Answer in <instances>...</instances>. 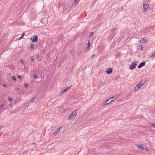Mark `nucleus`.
I'll return each mask as SVG.
<instances>
[{
	"mask_svg": "<svg viewBox=\"0 0 155 155\" xmlns=\"http://www.w3.org/2000/svg\"><path fill=\"white\" fill-rule=\"evenodd\" d=\"M77 111L78 110H77L73 111L69 116L68 120H70L74 118L77 115L78 113Z\"/></svg>",
	"mask_w": 155,
	"mask_h": 155,
	"instance_id": "1",
	"label": "nucleus"
},
{
	"mask_svg": "<svg viewBox=\"0 0 155 155\" xmlns=\"http://www.w3.org/2000/svg\"><path fill=\"white\" fill-rule=\"evenodd\" d=\"M144 84L143 81L140 82L134 88L135 91H137L140 87L142 86Z\"/></svg>",
	"mask_w": 155,
	"mask_h": 155,
	"instance_id": "2",
	"label": "nucleus"
},
{
	"mask_svg": "<svg viewBox=\"0 0 155 155\" xmlns=\"http://www.w3.org/2000/svg\"><path fill=\"white\" fill-rule=\"evenodd\" d=\"M137 65V61H135L134 62H132L131 63V65L129 67V69L131 70H133L134 69L135 67Z\"/></svg>",
	"mask_w": 155,
	"mask_h": 155,
	"instance_id": "3",
	"label": "nucleus"
},
{
	"mask_svg": "<svg viewBox=\"0 0 155 155\" xmlns=\"http://www.w3.org/2000/svg\"><path fill=\"white\" fill-rule=\"evenodd\" d=\"M135 145L137 148L141 151L144 150L145 149L143 146L142 145L139 144H135Z\"/></svg>",
	"mask_w": 155,
	"mask_h": 155,
	"instance_id": "4",
	"label": "nucleus"
},
{
	"mask_svg": "<svg viewBox=\"0 0 155 155\" xmlns=\"http://www.w3.org/2000/svg\"><path fill=\"white\" fill-rule=\"evenodd\" d=\"M149 5L148 4H144L143 5V11L144 12H146L149 8Z\"/></svg>",
	"mask_w": 155,
	"mask_h": 155,
	"instance_id": "5",
	"label": "nucleus"
},
{
	"mask_svg": "<svg viewBox=\"0 0 155 155\" xmlns=\"http://www.w3.org/2000/svg\"><path fill=\"white\" fill-rule=\"evenodd\" d=\"M30 39L33 42H37L38 40V37L36 35H33L30 38Z\"/></svg>",
	"mask_w": 155,
	"mask_h": 155,
	"instance_id": "6",
	"label": "nucleus"
},
{
	"mask_svg": "<svg viewBox=\"0 0 155 155\" xmlns=\"http://www.w3.org/2000/svg\"><path fill=\"white\" fill-rule=\"evenodd\" d=\"M110 99V98H109L105 100L102 103V106H105L110 104L109 101Z\"/></svg>",
	"mask_w": 155,
	"mask_h": 155,
	"instance_id": "7",
	"label": "nucleus"
},
{
	"mask_svg": "<svg viewBox=\"0 0 155 155\" xmlns=\"http://www.w3.org/2000/svg\"><path fill=\"white\" fill-rule=\"evenodd\" d=\"M62 127H60L58 128L52 134V135L54 136H56L60 132V130L62 129Z\"/></svg>",
	"mask_w": 155,
	"mask_h": 155,
	"instance_id": "8",
	"label": "nucleus"
},
{
	"mask_svg": "<svg viewBox=\"0 0 155 155\" xmlns=\"http://www.w3.org/2000/svg\"><path fill=\"white\" fill-rule=\"evenodd\" d=\"M112 69L111 68H107L106 69V70L105 71V72L107 74H111L112 72Z\"/></svg>",
	"mask_w": 155,
	"mask_h": 155,
	"instance_id": "9",
	"label": "nucleus"
},
{
	"mask_svg": "<svg viewBox=\"0 0 155 155\" xmlns=\"http://www.w3.org/2000/svg\"><path fill=\"white\" fill-rule=\"evenodd\" d=\"M87 47L86 48V50H85L86 52L88 51L90 49V42L89 41L88 42V43L87 44Z\"/></svg>",
	"mask_w": 155,
	"mask_h": 155,
	"instance_id": "10",
	"label": "nucleus"
},
{
	"mask_svg": "<svg viewBox=\"0 0 155 155\" xmlns=\"http://www.w3.org/2000/svg\"><path fill=\"white\" fill-rule=\"evenodd\" d=\"M146 62L145 61H143L142 63H140L138 66V68H140L144 66Z\"/></svg>",
	"mask_w": 155,
	"mask_h": 155,
	"instance_id": "11",
	"label": "nucleus"
},
{
	"mask_svg": "<svg viewBox=\"0 0 155 155\" xmlns=\"http://www.w3.org/2000/svg\"><path fill=\"white\" fill-rule=\"evenodd\" d=\"M121 95V94H120V93H119L118 94H117V95H115L114 96H113V97H110V99H113V98H114V100H115V99L117 98L118 97H119L120 95Z\"/></svg>",
	"mask_w": 155,
	"mask_h": 155,
	"instance_id": "12",
	"label": "nucleus"
},
{
	"mask_svg": "<svg viewBox=\"0 0 155 155\" xmlns=\"http://www.w3.org/2000/svg\"><path fill=\"white\" fill-rule=\"evenodd\" d=\"M71 86L70 87H66L64 90H63L62 91L64 92V93H66L68 90L71 87Z\"/></svg>",
	"mask_w": 155,
	"mask_h": 155,
	"instance_id": "13",
	"label": "nucleus"
},
{
	"mask_svg": "<svg viewBox=\"0 0 155 155\" xmlns=\"http://www.w3.org/2000/svg\"><path fill=\"white\" fill-rule=\"evenodd\" d=\"M147 41L144 38H143L140 40V42L141 43H145Z\"/></svg>",
	"mask_w": 155,
	"mask_h": 155,
	"instance_id": "14",
	"label": "nucleus"
},
{
	"mask_svg": "<svg viewBox=\"0 0 155 155\" xmlns=\"http://www.w3.org/2000/svg\"><path fill=\"white\" fill-rule=\"evenodd\" d=\"M25 33H22V36L19 38L18 39V40H20L22 39L24 36L25 35Z\"/></svg>",
	"mask_w": 155,
	"mask_h": 155,
	"instance_id": "15",
	"label": "nucleus"
},
{
	"mask_svg": "<svg viewBox=\"0 0 155 155\" xmlns=\"http://www.w3.org/2000/svg\"><path fill=\"white\" fill-rule=\"evenodd\" d=\"M34 45L33 44H31V49H34Z\"/></svg>",
	"mask_w": 155,
	"mask_h": 155,
	"instance_id": "16",
	"label": "nucleus"
},
{
	"mask_svg": "<svg viewBox=\"0 0 155 155\" xmlns=\"http://www.w3.org/2000/svg\"><path fill=\"white\" fill-rule=\"evenodd\" d=\"M151 57L154 58L155 57V52L153 53V54L151 56Z\"/></svg>",
	"mask_w": 155,
	"mask_h": 155,
	"instance_id": "17",
	"label": "nucleus"
},
{
	"mask_svg": "<svg viewBox=\"0 0 155 155\" xmlns=\"http://www.w3.org/2000/svg\"><path fill=\"white\" fill-rule=\"evenodd\" d=\"M64 92L63 91H61L60 93L59 94V95L60 96H62V95H63L64 94Z\"/></svg>",
	"mask_w": 155,
	"mask_h": 155,
	"instance_id": "18",
	"label": "nucleus"
},
{
	"mask_svg": "<svg viewBox=\"0 0 155 155\" xmlns=\"http://www.w3.org/2000/svg\"><path fill=\"white\" fill-rule=\"evenodd\" d=\"M35 97H32V98H31V101H30V102H33L34 99H35Z\"/></svg>",
	"mask_w": 155,
	"mask_h": 155,
	"instance_id": "19",
	"label": "nucleus"
},
{
	"mask_svg": "<svg viewBox=\"0 0 155 155\" xmlns=\"http://www.w3.org/2000/svg\"><path fill=\"white\" fill-rule=\"evenodd\" d=\"M93 35L94 33L93 32H91L89 36V37L91 38Z\"/></svg>",
	"mask_w": 155,
	"mask_h": 155,
	"instance_id": "20",
	"label": "nucleus"
},
{
	"mask_svg": "<svg viewBox=\"0 0 155 155\" xmlns=\"http://www.w3.org/2000/svg\"><path fill=\"white\" fill-rule=\"evenodd\" d=\"M150 126H155V123H150Z\"/></svg>",
	"mask_w": 155,
	"mask_h": 155,
	"instance_id": "21",
	"label": "nucleus"
},
{
	"mask_svg": "<svg viewBox=\"0 0 155 155\" xmlns=\"http://www.w3.org/2000/svg\"><path fill=\"white\" fill-rule=\"evenodd\" d=\"M12 79L14 81H15L16 80V78H15V76H13L12 77Z\"/></svg>",
	"mask_w": 155,
	"mask_h": 155,
	"instance_id": "22",
	"label": "nucleus"
},
{
	"mask_svg": "<svg viewBox=\"0 0 155 155\" xmlns=\"http://www.w3.org/2000/svg\"><path fill=\"white\" fill-rule=\"evenodd\" d=\"M35 59V58L33 57V56H32L31 57V61H33Z\"/></svg>",
	"mask_w": 155,
	"mask_h": 155,
	"instance_id": "23",
	"label": "nucleus"
},
{
	"mask_svg": "<svg viewBox=\"0 0 155 155\" xmlns=\"http://www.w3.org/2000/svg\"><path fill=\"white\" fill-rule=\"evenodd\" d=\"M33 77L34 78H37V76L36 74H35L33 75Z\"/></svg>",
	"mask_w": 155,
	"mask_h": 155,
	"instance_id": "24",
	"label": "nucleus"
},
{
	"mask_svg": "<svg viewBox=\"0 0 155 155\" xmlns=\"http://www.w3.org/2000/svg\"><path fill=\"white\" fill-rule=\"evenodd\" d=\"M143 46L142 45H141V47H140V50H142L143 49Z\"/></svg>",
	"mask_w": 155,
	"mask_h": 155,
	"instance_id": "25",
	"label": "nucleus"
},
{
	"mask_svg": "<svg viewBox=\"0 0 155 155\" xmlns=\"http://www.w3.org/2000/svg\"><path fill=\"white\" fill-rule=\"evenodd\" d=\"M20 62L22 64H24V61L23 60H20Z\"/></svg>",
	"mask_w": 155,
	"mask_h": 155,
	"instance_id": "26",
	"label": "nucleus"
},
{
	"mask_svg": "<svg viewBox=\"0 0 155 155\" xmlns=\"http://www.w3.org/2000/svg\"><path fill=\"white\" fill-rule=\"evenodd\" d=\"M8 100L10 101H11L12 100V99L11 97H8Z\"/></svg>",
	"mask_w": 155,
	"mask_h": 155,
	"instance_id": "27",
	"label": "nucleus"
},
{
	"mask_svg": "<svg viewBox=\"0 0 155 155\" xmlns=\"http://www.w3.org/2000/svg\"><path fill=\"white\" fill-rule=\"evenodd\" d=\"M79 0H75V2L76 3H78L79 2Z\"/></svg>",
	"mask_w": 155,
	"mask_h": 155,
	"instance_id": "28",
	"label": "nucleus"
},
{
	"mask_svg": "<svg viewBox=\"0 0 155 155\" xmlns=\"http://www.w3.org/2000/svg\"><path fill=\"white\" fill-rule=\"evenodd\" d=\"M25 87H28V85L27 83L25 84Z\"/></svg>",
	"mask_w": 155,
	"mask_h": 155,
	"instance_id": "29",
	"label": "nucleus"
},
{
	"mask_svg": "<svg viewBox=\"0 0 155 155\" xmlns=\"http://www.w3.org/2000/svg\"><path fill=\"white\" fill-rule=\"evenodd\" d=\"M5 106V105L3 104H2L1 105V108H2Z\"/></svg>",
	"mask_w": 155,
	"mask_h": 155,
	"instance_id": "30",
	"label": "nucleus"
},
{
	"mask_svg": "<svg viewBox=\"0 0 155 155\" xmlns=\"http://www.w3.org/2000/svg\"><path fill=\"white\" fill-rule=\"evenodd\" d=\"M37 58H40V56H39V54L37 55Z\"/></svg>",
	"mask_w": 155,
	"mask_h": 155,
	"instance_id": "31",
	"label": "nucleus"
},
{
	"mask_svg": "<svg viewBox=\"0 0 155 155\" xmlns=\"http://www.w3.org/2000/svg\"><path fill=\"white\" fill-rule=\"evenodd\" d=\"M18 78L19 79L21 78V75H19L18 77Z\"/></svg>",
	"mask_w": 155,
	"mask_h": 155,
	"instance_id": "32",
	"label": "nucleus"
},
{
	"mask_svg": "<svg viewBox=\"0 0 155 155\" xmlns=\"http://www.w3.org/2000/svg\"><path fill=\"white\" fill-rule=\"evenodd\" d=\"M94 54L92 55L91 56V58H94Z\"/></svg>",
	"mask_w": 155,
	"mask_h": 155,
	"instance_id": "33",
	"label": "nucleus"
},
{
	"mask_svg": "<svg viewBox=\"0 0 155 155\" xmlns=\"http://www.w3.org/2000/svg\"><path fill=\"white\" fill-rule=\"evenodd\" d=\"M114 100H112L110 101V103L111 102H112L114 101Z\"/></svg>",
	"mask_w": 155,
	"mask_h": 155,
	"instance_id": "34",
	"label": "nucleus"
},
{
	"mask_svg": "<svg viewBox=\"0 0 155 155\" xmlns=\"http://www.w3.org/2000/svg\"><path fill=\"white\" fill-rule=\"evenodd\" d=\"M2 126H0V129H1L2 128Z\"/></svg>",
	"mask_w": 155,
	"mask_h": 155,
	"instance_id": "35",
	"label": "nucleus"
},
{
	"mask_svg": "<svg viewBox=\"0 0 155 155\" xmlns=\"http://www.w3.org/2000/svg\"><path fill=\"white\" fill-rule=\"evenodd\" d=\"M12 104V103H10L9 104L10 105H11Z\"/></svg>",
	"mask_w": 155,
	"mask_h": 155,
	"instance_id": "36",
	"label": "nucleus"
},
{
	"mask_svg": "<svg viewBox=\"0 0 155 155\" xmlns=\"http://www.w3.org/2000/svg\"><path fill=\"white\" fill-rule=\"evenodd\" d=\"M4 87H6V86L5 84H4Z\"/></svg>",
	"mask_w": 155,
	"mask_h": 155,
	"instance_id": "37",
	"label": "nucleus"
},
{
	"mask_svg": "<svg viewBox=\"0 0 155 155\" xmlns=\"http://www.w3.org/2000/svg\"><path fill=\"white\" fill-rule=\"evenodd\" d=\"M25 69H27V68L26 67H25Z\"/></svg>",
	"mask_w": 155,
	"mask_h": 155,
	"instance_id": "38",
	"label": "nucleus"
}]
</instances>
